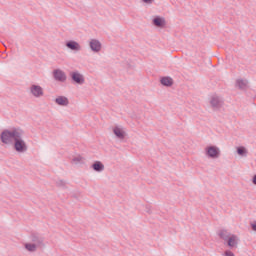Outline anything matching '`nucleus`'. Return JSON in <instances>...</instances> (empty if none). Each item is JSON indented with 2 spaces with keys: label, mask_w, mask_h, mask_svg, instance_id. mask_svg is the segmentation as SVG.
Masks as SVG:
<instances>
[{
  "label": "nucleus",
  "mask_w": 256,
  "mask_h": 256,
  "mask_svg": "<svg viewBox=\"0 0 256 256\" xmlns=\"http://www.w3.org/2000/svg\"><path fill=\"white\" fill-rule=\"evenodd\" d=\"M23 137H25V131L19 127L4 129L0 134L3 145H13L17 153H25L28 149Z\"/></svg>",
  "instance_id": "f257e3e1"
},
{
  "label": "nucleus",
  "mask_w": 256,
  "mask_h": 256,
  "mask_svg": "<svg viewBox=\"0 0 256 256\" xmlns=\"http://www.w3.org/2000/svg\"><path fill=\"white\" fill-rule=\"evenodd\" d=\"M30 95L35 99H41V97L45 96V90L39 84H32L29 87Z\"/></svg>",
  "instance_id": "f03ea898"
},
{
  "label": "nucleus",
  "mask_w": 256,
  "mask_h": 256,
  "mask_svg": "<svg viewBox=\"0 0 256 256\" xmlns=\"http://www.w3.org/2000/svg\"><path fill=\"white\" fill-rule=\"evenodd\" d=\"M205 155L209 159H219L221 156V150L217 146H207L205 148Z\"/></svg>",
  "instance_id": "7ed1b4c3"
},
{
  "label": "nucleus",
  "mask_w": 256,
  "mask_h": 256,
  "mask_svg": "<svg viewBox=\"0 0 256 256\" xmlns=\"http://www.w3.org/2000/svg\"><path fill=\"white\" fill-rule=\"evenodd\" d=\"M223 98L219 97L218 95H212L210 98V105L214 111H219L221 107H223Z\"/></svg>",
  "instance_id": "20e7f679"
},
{
  "label": "nucleus",
  "mask_w": 256,
  "mask_h": 256,
  "mask_svg": "<svg viewBox=\"0 0 256 256\" xmlns=\"http://www.w3.org/2000/svg\"><path fill=\"white\" fill-rule=\"evenodd\" d=\"M112 132L115 135L116 139H119L120 141H123L125 137H127V131H125V128L120 125H116L112 128Z\"/></svg>",
  "instance_id": "39448f33"
},
{
  "label": "nucleus",
  "mask_w": 256,
  "mask_h": 256,
  "mask_svg": "<svg viewBox=\"0 0 256 256\" xmlns=\"http://www.w3.org/2000/svg\"><path fill=\"white\" fill-rule=\"evenodd\" d=\"M53 77L55 81H59L60 83H65V81H67V74L61 69H55L53 71Z\"/></svg>",
  "instance_id": "423d86ee"
},
{
  "label": "nucleus",
  "mask_w": 256,
  "mask_h": 256,
  "mask_svg": "<svg viewBox=\"0 0 256 256\" xmlns=\"http://www.w3.org/2000/svg\"><path fill=\"white\" fill-rule=\"evenodd\" d=\"M89 47L93 53H99L102 49L101 41L98 39H90L89 41Z\"/></svg>",
  "instance_id": "0eeeda50"
},
{
  "label": "nucleus",
  "mask_w": 256,
  "mask_h": 256,
  "mask_svg": "<svg viewBox=\"0 0 256 256\" xmlns=\"http://www.w3.org/2000/svg\"><path fill=\"white\" fill-rule=\"evenodd\" d=\"M70 77L74 83H77L78 85H83L85 83V77L83 74L79 73V71L72 72L70 74Z\"/></svg>",
  "instance_id": "6e6552de"
},
{
  "label": "nucleus",
  "mask_w": 256,
  "mask_h": 256,
  "mask_svg": "<svg viewBox=\"0 0 256 256\" xmlns=\"http://www.w3.org/2000/svg\"><path fill=\"white\" fill-rule=\"evenodd\" d=\"M67 49H70V51H75L76 53L81 51L83 47H81V44L75 40H70L66 42Z\"/></svg>",
  "instance_id": "1a4fd4ad"
},
{
  "label": "nucleus",
  "mask_w": 256,
  "mask_h": 256,
  "mask_svg": "<svg viewBox=\"0 0 256 256\" xmlns=\"http://www.w3.org/2000/svg\"><path fill=\"white\" fill-rule=\"evenodd\" d=\"M226 241H227V245H228V247H230V249H233V248L237 247V245H239V237L235 234H232V236L230 238H228Z\"/></svg>",
  "instance_id": "9d476101"
},
{
  "label": "nucleus",
  "mask_w": 256,
  "mask_h": 256,
  "mask_svg": "<svg viewBox=\"0 0 256 256\" xmlns=\"http://www.w3.org/2000/svg\"><path fill=\"white\" fill-rule=\"evenodd\" d=\"M56 105H60V107H67L69 105V99L65 96H58L55 99Z\"/></svg>",
  "instance_id": "9b49d317"
},
{
  "label": "nucleus",
  "mask_w": 256,
  "mask_h": 256,
  "mask_svg": "<svg viewBox=\"0 0 256 256\" xmlns=\"http://www.w3.org/2000/svg\"><path fill=\"white\" fill-rule=\"evenodd\" d=\"M236 87H238V89H241L242 91H245V89L249 87V81H247L246 79H237Z\"/></svg>",
  "instance_id": "f8f14e48"
},
{
  "label": "nucleus",
  "mask_w": 256,
  "mask_h": 256,
  "mask_svg": "<svg viewBox=\"0 0 256 256\" xmlns=\"http://www.w3.org/2000/svg\"><path fill=\"white\" fill-rule=\"evenodd\" d=\"M233 234L229 232L227 229H221L218 231V236L220 239H223V241H227Z\"/></svg>",
  "instance_id": "ddd939ff"
},
{
  "label": "nucleus",
  "mask_w": 256,
  "mask_h": 256,
  "mask_svg": "<svg viewBox=\"0 0 256 256\" xmlns=\"http://www.w3.org/2000/svg\"><path fill=\"white\" fill-rule=\"evenodd\" d=\"M92 169H94L96 173H101L102 171H105V165L102 164L101 161H95L92 164Z\"/></svg>",
  "instance_id": "4468645a"
},
{
  "label": "nucleus",
  "mask_w": 256,
  "mask_h": 256,
  "mask_svg": "<svg viewBox=\"0 0 256 256\" xmlns=\"http://www.w3.org/2000/svg\"><path fill=\"white\" fill-rule=\"evenodd\" d=\"M153 25H155V27H160V28L165 27L166 25L165 18H161L159 16L155 17L153 19Z\"/></svg>",
  "instance_id": "2eb2a0df"
},
{
  "label": "nucleus",
  "mask_w": 256,
  "mask_h": 256,
  "mask_svg": "<svg viewBox=\"0 0 256 256\" xmlns=\"http://www.w3.org/2000/svg\"><path fill=\"white\" fill-rule=\"evenodd\" d=\"M160 83L164 85V87H171V85H173V78L163 77L161 78Z\"/></svg>",
  "instance_id": "dca6fc26"
},
{
  "label": "nucleus",
  "mask_w": 256,
  "mask_h": 256,
  "mask_svg": "<svg viewBox=\"0 0 256 256\" xmlns=\"http://www.w3.org/2000/svg\"><path fill=\"white\" fill-rule=\"evenodd\" d=\"M25 249L27 251H30L31 253L37 251V244H32V243H26L25 244Z\"/></svg>",
  "instance_id": "f3484780"
},
{
  "label": "nucleus",
  "mask_w": 256,
  "mask_h": 256,
  "mask_svg": "<svg viewBox=\"0 0 256 256\" xmlns=\"http://www.w3.org/2000/svg\"><path fill=\"white\" fill-rule=\"evenodd\" d=\"M32 241L36 247H39V245H43V238L39 236H32Z\"/></svg>",
  "instance_id": "a211bd4d"
},
{
  "label": "nucleus",
  "mask_w": 256,
  "mask_h": 256,
  "mask_svg": "<svg viewBox=\"0 0 256 256\" xmlns=\"http://www.w3.org/2000/svg\"><path fill=\"white\" fill-rule=\"evenodd\" d=\"M237 153L241 157H247V148H245L243 146H240V147L237 148Z\"/></svg>",
  "instance_id": "6ab92c4d"
},
{
  "label": "nucleus",
  "mask_w": 256,
  "mask_h": 256,
  "mask_svg": "<svg viewBox=\"0 0 256 256\" xmlns=\"http://www.w3.org/2000/svg\"><path fill=\"white\" fill-rule=\"evenodd\" d=\"M83 156H75L72 161L73 163H83Z\"/></svg>",
  "instance_id": "aec40b11"
},
{
  "label": "nucleus",
  "mask_w": 256,
  "mask_h": 256,
  "mask_svg": "<svg viewBox=\"0 0 256 256\" xmlns=\"http://www.w3.org/2000/svg\"><path fill=\"white\" fill-rule=\"evenodd\" d=\"M223 256H235V254L230 250H226Z\"/></svg>",
  "instance_id": "412c9836"
},
{
  "label": "nucleus",
  "mask_w": 256,
  "mask_h": 256,
  "mask_svg": "<svg viewBox=\"0 0 256 256\" xmlns=\"http://www.w3.org/2000/svg\"><path fill=\"white\" fill-rule=\"evenodd\" d=\"M143 3H146V5H153L155 3V0H142Z\"/></svg>",
  "instance_id": "4be33fe9"
},
{
  "label": "nucleus",
  "mask_w": 256,
  "mask_h": 256,
  "mask_svg": "<svg viewBox=\"0 0 256 256\" xmlns=\"http://www.w3.org/2000/svg\"><path fill=\"white\" fill-rule=\"evenodd\" d=\"M250 226H251L252 231H255V233H256V221L250 223Z\"/></svg>",
  "instance_id": "5701e85b"
},
{
  "label": "nucleus",
  "mask_w": 256,
  "mask_h": 256,
  "mask_svg": "<svg viewBox=\"0 0 256 256\" xmlns=\"http://www.w3.org/2000/svg\"><path fill=\"white\" fill-rule=\"evenodd\" d=\"M146 209H148L147 213H151V206H146Z\"/></svg>",
  "instance_id": "b1692460"
},
{
  "label": "nucleus",
  "mask_w": 256,
  "mask_h": 256,
  "mask_svg": "<svg viewBox=\"0 0 256 256\" xmlns=\"http://www.w3.org/2000/svg\"><path fill=\"white\" fill-rule=\"evenodd\" d=\"M59 184H60V185H65V182L60 181Z\"/></svg>",
  "instance_id": "393cba45"
}]
</instances>
